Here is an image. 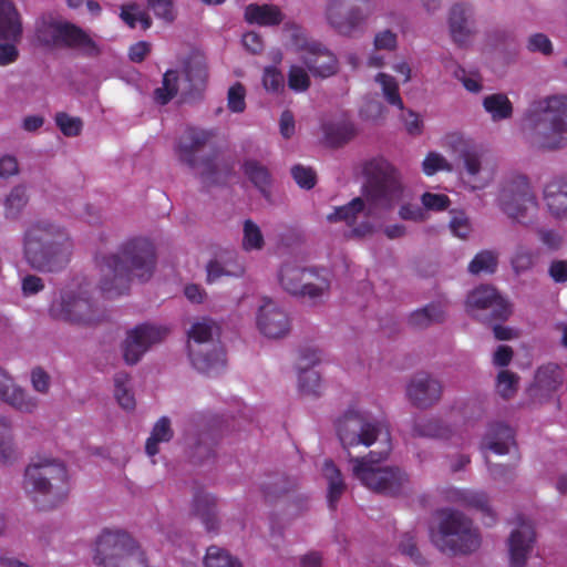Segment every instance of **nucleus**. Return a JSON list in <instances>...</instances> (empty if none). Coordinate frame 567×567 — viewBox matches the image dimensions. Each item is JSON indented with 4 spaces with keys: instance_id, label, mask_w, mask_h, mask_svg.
<instances>
[{
    "instance_id": "1",
    "label": "nucleus",
    "mask_w": 567,
    "mask_h": 567,
    "mask_svg": "<svg viewBox=\"0 0 567 567\" xmlns=\"http://www.w3.org/2000/svg\"><path fill=\"white\" fill-rule=\"evenodd\" d=\"M337 433L344 449L359 445L365 447L379 442L380 451H371L364 457H350L352 477L369 489L395 495L408 484L404 472L398 467H383L381 462L391 452V440L388 431L379 423L372 422L368 414L359 409H349L337 422Z\"/></svg>"
},
{
    "instance_id": "2",
    "label": "nucleus",
    "mask_w": 567,
    "mask_h": 567,
    "mask_svg": "<svg viewBox=\"0 0 567 567\" xmlns=\"http://www.w3.org/2000/svg\"><path fill=\"white\" fill-rule=\"evenodd\" d=\"M370 176L364 198L357 197L348 205L338 207L327 216L329 221L352 225L359 216L380 221L398 206L402 220L424 221L427 215L422 206L412 203V193L400 181L396 169L384 158H375L365 167Z\"/></svg>"
},
{
    "instance_id": "3",
    "label": "nucleus",
    "mask_w": 567,
    "mask_h": 567,
    "mask_svg": "<svg viewBox=\"0 0 567 567\" xmlns=\"http://www.w3.org/2000/svg\"><path fill=\"white\" fill-rule=\"evenodd\" d=\"M153 245L144 238L126 243L117 252L105 255L100 261V289L107 297L123 293L136 278L147 280L154 270Z\"/></svg>"
},
{
    "instance_id": "4",
    "label": "nucleus",
    "mask_w": 567,
    "mask_h": 567,
    "mask_svg": "<svg viewBox=\"0 0 567 567\" xmlns=\"http://www.w3.org/2000/svg\"><path fill=\"white\" fill-rule=\"evenodd\" d=\"M23 489L41 507L54 506L69 493L68 471L54 458L37 456L25 467Z\"/></svg>"
},
{
    "instance_id": "5",
    "label": "nucleus",
    "mask_w": 567,
    "mask_h": 567,
    "mask_svg": "<svg viewBox=\"0 0 567 567\" xmlns=\"http://www.w3.org/2000/svg\"><path fill=\"white\" fill-rule=\"evenodd\" d=\"M92 561L95 567H151L140 543L120 528H104L95 537Z\"/></svg>"
},
{
    "instance_id": "6",
    "label": "nucleus",
    "mask_w": 567,
    "mask_h": 567,
    "mask_svg": "<svg viewBox=\"0 0 567 567\" xmlns=\"http://www.w3.org/2000/svg\"><path fill=\"white\" fill-rule=\"evenodd\" d=\"M432 543L442 551L467 554L481 545L478 532L472 522L453 511L439 512L430 527Z\"/></svg>"
},
{
    "instance_id": "7",
    "label": "nucleus",
    "mask_w": 567,
    "mask_h": 567,
    "mask_svg": "<svg viewBox=\"0 0 567 567\" xmlns=\"http://www.w3.org/2000/svg\"><path fill=\"white\" fill-rule=\"evenodd\" d=\"M284 45L296 54L315 76L328 78L338 70L336 55L319 41L309 37L307 31L293 21H287L282 28Z\"/></svg>"
},
{
    "instance_id": "8",
    "label": "nucleus",
    "mask_w": 567,
    "mask_h": 567,
    "mask_svg": "<svg viewBox=\"0 0 567 567\" xmlns=\"http://www.w3.org/2000/svg\"><path fill=\"white\" fill-rule=\"evenodd\" d=\"M60 228L48 221H37L27 227L22 238L23 256L28 265L41 271H52L68 257V248L58 247L54 238Z\"/></svg>"
},
{
    "instance_id": "9",
    "label": "nucleus",
    "mask_w": 567,
    "mask_h": 567,
    "mask_svg": "<svg viewBox=\"0 0 567 567\" xmlns=\"http://www.w3.org/2000/svg\"><path fill=\"white\" fill-rule=\"evenodd\" d=\"M497 206L513 221L527 226L537 220L539 202L530 179L517 174L502 185Z\"/></svg>"
},
{
    "instance_id": "10",
    "label": "nucleus",
    "mask_w": 567,
    "mask_h": 567,
    "mask_svg": "<svg viewBox=\"0 0 567 567\" xmlns=\"http://www.w3.org/2000/svg\"><path fill=\"white\" fill-rule=\"evenodd\" d=\"M278 282L287 293L307 299L316 305L329 295L330 279L326 271L307 268L293 261L282 264L278 271Z\"/></svg>"
},
{
    "instance_id": "11",
    "label": "nucleus",
    "mask_w": 567,
    "mask_h": 567,
    "mask_svg": "<svg viewBox=\"0 0 567 567\" xmlns=\"http://www.w3.org/2000/svg\"><path fill=\"white\" fill-rule=\"evenodd\" d=\"M535 110L546 115L548 125L537 130L533 143L543 150L567 146V94L546 96L536 103Z\"/></svg>"
},
{
    "instance_id": "12",
    "label": "nucleus",
    "mask_w": 567,
    "mask_h": 567,
    "mask_svg": "<svg viewBox=\"0 0 567 567\" xmlns=\"http://www.w3.org/2000/svg\"><path fill=\"white\" fill-rule=\"evenodd\" d=\"M444 145L463 159L464 183L470 189H484L493 182L494 164L484 158L482 151L470 138L456 133L450 134Z\"/></svg>"
},
{
    "instance_id": "13",
    "label": "nucleus",
    "mask_w": 567,
    "mask_h": 567,
    "mask_svg": "<svg viewBox=\"0 0 567 567\" xmlns=\"http://www.w3.org/2000/svg\"><path fill=\"white\" fill-rule=\"evenodd\" d=\"M35 35L37 40L44 45L71 47L87 53L95 51L93 40L82 29L53 18L39 21Z\"/></svg>"
},
{
    "instance_id": "14",
    "label": "nucleus",
    "mask_w": 567,
    "mask_h": 567,
    "mask_svg": "<svg viewBox=\"0 0 567 567\" xmlns=\"http://www.w3.org/2000/svg\"><path fill=\"white\" fill-rule=\"evenodd\" d=\"M183 75L184 79L181 82L178 72L168 70L164 74L163 86L155 91L156 101L161 104H165L177 93L178 90L188 91L204 85L208 78L205 59L199 54L193 55L186 62Z\"/></svg>"
},
{
    "instance_id": "15",
    "label": "nucleus",
    "mask_w": 567,
    "mask_h": 567,
    "mask_svg": "<svg viewBox=\"0 0 567 567\" xmlns=\"http://www.w3.org/2000/svg\"><path fill=\"white\" fill-rule=\"evenodd\" d=\"M83 288H68L53 299L50 313L52 317L73 323H93L96 321V311Z\"/></svg>"
},
{
    "instance_id": "16",
    "label": "nucleus",
    "mask_w": 567,
    "mask_h": 567,
    "mask_svg": "<svg viewBox=\"0 0 567 567\" xmlns=\"http://www.w3.org/2000/svg\"><path fill=\"white\" fill-rule=\"evenodd\" d=\"M216 324L208 319L195 321L188 330V349L193 365L200 372L207 374L217 373L226 362L225 353L221 349H215L210 355L196 354L192 342L205 343L210 340L216 331Z\"/></svg>"
},
{
    "instance_id": "17",
    "label": "nucleus",
    "mask_w": 567,
    "mask_h": 567,
    "mask_svg": "<svg viewBox=\"0 0 567 567\" xmlns=\"http://www.w3.org/2000/svg\"><path fill=\"white\" fill-rule=\"evenodd\" d=\"M347 1L329 0L324 12L328 24L342 35H351L360 30L371 13L369 1L364 7H353L344 13L343 7Z\"/></svg>"
},
{
    "instance_id": "18",
    "label": "nucleus",
    "mask_w": 567,
    "mask_h": 567,
    "mask_svg": "<svg viewBox=\"0 0 567 567\" xmlns=\"http://www.w3.org/2000/svg\"><path fill=\"white\" fill-rule=\"evenodd\" d=\"M168 333L165 327L153 324H141L127 332L123 343V358L126 363L135 364L148 351V349L161 342Z\"/></svg>"
},
{
    "instance_id": "19",
    "label": "nucleus",
    "mask_w": 567,
    "mask_h": 567,
    "mask_svg": "<svg viewBox=\"0 0 567 567\" xmlns=\"http://www.w3.org/2000/svg\"><path fill=\"white\" fill-rule=\"evenodd\" d=\"M467 311L476 317L486 311L491 317L505 319L511 315V305L492 286H481L470 292L466 300Z\"/></svg>"
},
{
    "instance_id": "20",
    "label": "nucleus",
    "mask_w": 567,
    "mask_h": 567,
    "mask_svg": "<svg viewBox=\"0 0 567 567\" xmlns=\"http://www.w3.org/2000/svg\"><path fill=\"white\" fill-rule=\"evenodd\" d=\"M256 326L266 338L278 339L289 332L290 318L277 301L264 298L258 307Z\"/></svg>"
},
{
    "instance_id": "21",
    "label": "nucleus",
    "mask_w": 567,
    "mask_h": 567,
    "mask_svg": "<svg viewBox=\"0 0 567 567\" xmlns=\"http://www.w3.org/2000/svg\"><path fill=\"white\" fill-rule=\"evenodd\" d=\"M534 542L533 525L527 520H520L511 532L507 540L511 567H525L526 560L532 554Z\"/></svg>"
},
{
    "instance_id": "22",
    "label": "nucleus",
    "mask_w": 567,
    "mask_h": 567,
    "mask_svg": "<svg viewBox=\"0 0 567 567\" xmlns=\"http://www.w3.org/2000/svg\"><path fill=\"white\" fill-rule=\"evenodd\" d=\"M542 199L551 218L567 221V177L554 176L542 187Z\"/></svg>"
},
{
    "instance_id": "23",
    "label": "nucleus",
    "mask_w": 567,
    "mask_h": 567,
    "mask_svg": "<svg viewBox=\"0 0 567 567\" xmlns=\"http://www.w3.org/2000/svg\"><path fill=\"white\" fill-rule=\"evenodd\" d=\"M442 388L437 380L426 373L415 374L406 385L409 400L419 408H426L441 398Z\"/></svg>"
},
{
    "instance_id": "24",
    "label": "nucleus",
    "mask_w": 567,
    "mask_h": 567,
    "mask_svg": "<svg viewBox=\"0 0 567 567\" xmlns=\"http://www.w3.org/2000/svg\"><path fill=\"white\" fill-rule=\"evenodd\" d=\"M0 402H6L23 413H31L38 406L37 400L18 386L3 370H0Z\"/></svg>"
},
{
    "instance_id": "25",
    "label": "nucleus",
    "mask_w": 567,
    "mask_h": 567,
    "mask_svg": "<svg viewBox=\"0 0 567 567\" xmlns=\"http://www.w3.org/2000/svg\"><path fill=\"white\" fill-rule=\"evenodd\" d=\"M563 378L557 364L549 363L538 368L534 382L527 389L528 395L536 401L549 396L561 384Z\"/></svg>"
},
{
    "instance_id": "26",
    "label": "nucleus",
    "mask_w": 567,
    "mask_h": 567,
    "mask_svg": "<svg viewBox=\"0 0 567 567\" xmlns=\"http://www.w3.org/2000/svg\"><path fill=\"white\" fill-rule=\"evenodd\" d=\"M472 8L464 3H456L450 10L449 29L453 41L457 44L467 43L471 34Z\"/></svg>"
},
{
    "instance_id": "27",
    "label": "nucleus",
    "mask_w": 567,
    "mask_h": 567,
    "mask_svg": "<svg viewBox=\"0 0 567 567\" xmlns=\"http://www.w3.org/2000/svg\"><path fill=\"white\" fill-rule=\"evenodd\" d=\"M22 35L21 16L10 0H0V40L19 42Z\"/></svg>"
},
{
    "instance_id": "28",
    "label": "nucleus",
    "mask_w": 567,
    "mask_h": 567,
    "mask_svg": "<svg viewBox=\"0 0 567 567\" xmlns=\"http://www.w3.org/2000/svg\"><path fill=\"white\" fill-rule=\"evenodd\" d=\"M389 214L378 223L372 218L359 216L357 220L352 225H348L351 228V231L354 236L364 237L373 234L377 229L382 228L383 234L389 239H398L402 238L406 234V227L402 224L394 223L390 225L383 226V220L388 217Z\"/></svg>"
},
{
    "instance_id": "29",
    "label": "nucleus",
    "mask_w": 567,
    "mask_h": 567,
    "mask_svg": "<svg viewBox=\"0 0 567 567\" xmlns=\"http://www.w3.org/2000/svg\"><path fill=\"white\" fill-rule=\"evenodd\" d=\"M245 20L261 27L278 25L285 20L281 9L275 4H249L245 9Z\"/></svg>"
},
{
    "instance_id": "30",
    "label": "nucleus",
    "mask_w": 567,
    "mask_h": 567,
    "mask_svg": "<svg viewBox=\"0 0 567 567\" xmlns=\"http://www.w3.org/2000/svg\"><path fill=\"white\" fill-rule=\"evenodd\" d=\"M212 138V133L199 128H189L181 137L178 154L182 161L197 167L193 154Z\"/></svg>"
},
{
    "instance_id": "31",
    "label": "nucleus",
    "mask_w": 567,
    "mask_h": 567,
    "mask_svg": "<svg viewBox=\"0 0 567 567\" xmlns=\"http://www.w3.org/2000/svg\"><path fill=\"white\" fill-rule=\"evenodd\" d=\"M21 457V451L18 447L11 421L6 416H0V463L12 465Z\"/></svg>"
},
{
    "instance_id": "32",
    "label": "nucleus",
    "mask_w": 567,
    "mask_h": 567,
    "mask_svg": "<svg viewBox=\"0 0 567 567\" xmlns=\"http://www.w3.org/2000/svg\"><path fill=\"white\" fill-rule=\"evenodd\" d=\"M484 446L497 455L509 453L514 446L512 429L501 423L492 425L484 440Z\"/></svg>"
},
{
    "instance_id": "33",
    "label": "nucleus",
    "mask_w": 567,
    "mask_h": 567,
    "mask_svg": "<svg viewBox=\"0 0 567 567\" xmlns=\"http://www.w3.org/2000/svg\"><path fill=\"white\" fill-rule=\"evenodd\" d=\"M482 104L494 122L508 120L514 112L513 103L505 93L488 94L484 96Z\"/></svg>"
},
{
    "instance_id": "34",
    "label": "nucleus",
    "mask_w": 567,
    "mask_h": 567,
    "mask_svg": "<svg viewBox=\"0 0 567 567\" xmlns=\"http://www.w3.org/2000/svg\"><path fill=\"white\" fill-rule=\"evenodd\" d=\"M324 138L332 146L341 145L355 135V127L349 120L331 121L322 125Z\"/></svg>"
},
{
    "instance_id": "35",
    "label": "nucleus",
    "mask_w": 567,
    "mask_h": 567,
    "mask_svg": "<svg viewBox=\"0 0 567 567\" xmlns=\"http://www.w3.org/2000/svg\"><path fill=\"white\" fill-rule=\"evenodd\" d=\"M173 435L171 420L167 416L158 419L146 441L145 451L147 455L155 456L159 452V444L169 442Z\"/></svg>"
},
{
    "instance_id": "36",
    "label": "nucleus",
    "mask_w": 567,
    "mask_h": 567,
    "mask_svg": "<svg viewBox=\"0 0 567 567\" xmlns=\"http://www.w3.org/2000/svg\"><path fill=\"white\" fill-rule=\"evenodd\" d=\"M29 202L28 188L25 185H16L3 198L4 216L9 219L18 218Z\"/></svg>"
},
{
    "instance_id": "37",
    "label": "nucleus",
    "mask_w": 567,
    "mask_h": 567,
    "mask_svg": "<svg viewBox=\"0 0 567 567\" xmlns=\"http://www.w3.org/2000/svg\"><path fill=\"white\" fill-rule=\"evenodd\" d=\"M204 567H244L241 560L229 550L210 546L204 557Z\"/></svg>"
},
{
    "instance_id": "38",
    "label": "nucleus",
    "mask_w": 567,
    "mask_h": 567,
    "mask_svg": "<svg viewBox=\"0 0 567 567\" xmlns=\"http://www.w3.org/2000/svg\"><path fill=\"white\" fill-rule=\"evenodd\" d=\"M114 396L117 403L127 411L135 408V398L132 392L131 380L126 373H117L114 378Z\"/></svg>"
},
{
    "instance_id": "39",
    "label": "nucleus",
    "mask_w": 567,
    "mask_h": 567,
    "mask_svg": "<svg viewBox=\"0 0 567 567\" xmlns=\"http://www.w3.org/2000/svg\"><path fill=\"white\" fill-rule=\"evenodd\" d=\"M322 472L328 481V499L330 505L333 506L344 491L342 475L331 461L324 462Z\"/></svg>"
},
{
    "instance_id": "40",
    "label": "nucleus",
    "mask_w": 567,
    "mask_h": 567,
    "mask_svg": "<svg viewBox=\"0 0 567 567\" xmlns=\"http://www.w3.org/2000/svg\"><path fill=\"white\" fill-rule=\"evenodd\" d=\"M120 17L131 28L140 24L143 30H147L152 25L148 13L135 3L122 6Z\"/></svg>"
},
{
    "instance_id": "41",
    "label": "nucleus",
    "mask_w": 567,
    "mask_h": 567,
    "mask_svg": "<svg viewBox=\"0 0 567 567\" xmlns=\"http://www.w3.org/2000/svg\"><path fill=\"white\" fill-rule=\"evenodd\" d=\"M241 245L245 251L261 250L265 246V238L260 227L250 219L244 223Z\"/></svg>"
},
{
    "instance_id": "42",
    "label": "nucleus",
    "mask_w": 567,
    "mask_h": 567,
    "mask_svg": "<svg viewBox=\"0 0 567 567\" xmlns=\"http://www.w3.org/2000/svg\"><path fill=\"white\" fill-rule=\"evenodd\" d=\"M298 389L306 395H318L322 389L320 374L313 369L298 370Z\"/></svg>"
},
{
    "instance_id": "43",
    "label": "nucleus",
    "mask_w": 567,
    "mask_h": 567,
    "mask_svg": "<svg viewBox=\"0 0 567 567\" xmlns=\"http://www.w3.org/2000/svg\"><path fill=\"white\" fill-rule=\"evenodd\" d=\"M375 82L380 85L385 100L400 110L403 109V102L399 94V85L393 76L386 73H378Z\"/></svg>"
},
{
    "instance_id": "44",
    "label": "nucleus",
    "mask_w": 567,
    "mask_h": 567,
    "mask_svg": "<svg viewBox=\"0 0 567 567\" xmlns=\"http://www.w3.org/2000/svg\"><path fill=\"white\" fill-rule=\"evenodd\" d=\"M449 228L454 237L462 240L470 238L473 227L470 217L463 210H451Z\"/></svg>"
},
{
    "instance_id": "45",
    "label": "nucleus",
    "mask_w": 567,
    "mask_h": 567,
    "mask_svg": "<svg viewBox=\"0 0 567 567\" xmlns=\"http://www.w3.org/2000/svg\"><path fill=\"white\" fill-rule=\"evenodd\" d=\"M498 256L492 250L478 252L468 266L471 274H492L496 270Z\"/></svg>"
},
{
    "instance_id": "46",
    "label": "nucleus",
    "mask_w": 567,
    "mask_h": 567,
    "mask_svg": "<svg viewBox=\"0 0 567 567\" xmlns=\"http://www.w3.org/2000/svg\"><path fill=\"white\" fill-rule=\"evenodd\" d=\"M245 174L256 187L266 193L270 182V175L266 167L255 161H249L245 164Z\"/></svg>"
},
{
    "instance_id": "47",
    "label": "nucleus",
    "mask_w": 567,
    "mask_h": 567,
    "mask_svg": "<svg viewBox=\"0 0 567 567\" xmlns=\"http://www.w3.org/2000/svg\"><path fill=\"white\" fill-rule=\"evenodd\" d=\"M421 204L424 212H444L451 205V199L446 194L443 193H434V192H424L421 195Z\"/></svg>"
},
{
    "instance_id": "48",
    "label": "nucleus",
    "mask_w": 567,
    "mask_h": 567,
    "mask_svg": "<svg viewBox=\"0 0 567 567\" xmlns=\"http://www.w3.org/2000/svg\"><path fill=\"white\" fill-rule=\"evenodd\" d=\"M244 267L241 265L221 264L217 260L210 261L207 266V280L214 282L223 276H241Z\"/></svg>"
},
{
    "instance_id": "49",
    "label": "nucleus",
    "mask_w": 567,
    "mask_h": 567,
    "mask_svg": "<svg viewBox=\"0 0 567 567\" xmlns=\"http://www.w3.org/2000/svg\"><path fill=\"white\" fill-rule=\"evenodd\" d=\"M444 311L439 305H431L412 313L411 322L416 327H424L432 322L440 321Z\"/></svg>"
},
{
    "instance_id": "50",
    "label": "nucleus",
    "mask_w": 567,
    "mask_h": 567,
    "mask_svg": "<svg viewBox=\"0 0 567 567\" xmlns=\"http://www.w3.org/2000/svg\"><path fill=\"white\" fill-rule=\"evenodd\" d=\"M422 169L425 175L432 176L437 172H451L453 166L442 154L430 152L422 162Z\"/></svg>"
},
{
    "instance_id": "51",
    "label": "nucleus",
    "mask_w": 567,
    "mask_h": 567,
    "mask_svg": "<svg viewBox=\"0 0 567 567\" xmlns=\"http://www.w3.org/2000/svg\"><path fill=\"white\" fill-rule=\"evenodd\" d=\"M518 380L515 373L508 370L501 371L496 383L498 394L505 399L512 398L517 391Z\"/></svg>"
},
{
    "instance_id": "52",
    "label": "nucleus",
    "mask_w": 567,
    "mask_h": 567,
    "mask_svg": "<svg viewBox=\"0 0 567 567\" xmlns=\"http://www.w3.org/2000/svg\"><path fill=\"white\" fill-rule=\"evenodd\" d=\"M288 85L295 92H305L310 85L307 70L298 64H292L288 72Z\"/></svg>"
},
{
    "instance_id": "53",
    "label": "nucleus",
    "mask_w": 567,
    "mask_h": 567,
    "mask_svg": "<svg viewBox=\"0 0 567 567\" xmlns=\"http://www.w3.org/2000/svg\"><path fill=\"white\" fill-rule=\"evenodd\" d=\"M246 90L241 83H235L228 89L227 107L234 113H241L246 109Z\"/></svg>"
},
{
    "instance_id": "54",
    "label": "nucleus",
    "mask_w": 567,
    "mask_h": 567,
    "mask_svg": "<svg viewBox=\"0 0 567 567\" xmlns=\"http://www.w3.org/2000/svg\"><path fill=\"white\" fill-rule=\"evenodd\" d=\"M147 6L155 16L166 22H173L176 18V9L173 0H146Z\"/></svg>"
},
{
    "instance_id": "55",
    "label": "nucleus",
    "mask_w": 567,
    "mask_h": 567,
    "mask_svg": "<svg viewBox=\"0 0 567 567\" xmlns=\"http://www.w3.org/2000/svg\"><path fill=\"white\" fill-rule=\"evenodd\" d=\"M442 62H443L444 68L447 71L453 72L457 78H460L462 80L463 85L465 86V89L467 91L474 92V93L481 91L482 83L477 75H474V74L467 75V74H465L464 71H461L462 72V76H461L458 74L456 63L454 61H452L451 59H444Z\"/></svg>"
},
{
    "instance_id": "56",
    "label": "nucleus",
    "mask_w": 567,
    "mask_h": 567,
    "mask_svg": "<svg viewBox=\"0 0 567 567\" xmlns=\"http://www.w3.org/2000/svg\"><path fill=\"white\" fill-rule=\"evenodd\" d=\"M458 499L464 505L477 508L482 512L489 513L491 511L488 499L484 493L473 491L460 492Z\"/></svg>"
},
{
    "instance_id": "57",
    "label": "nucleus",
    "mask_w": 567,
    "mask_h": 567,
    "mask_svg": "<svg viewBox=\"0 0 567 567\" xmlns=\"http://www.w3.org/2000/svg\"><path fill=\"white\" fill-rule=\"evenodd\" d=\"M528 51L549 55L553 53V43L549 38L544 33H534L528 37L526 42Z\"/></svg>"
},
{
    "instance_id": "58",
    "label": "nucleus",
    "mask_w": 567,
    "mask_h": 567,
    "mask_svg": "<svg viewBox=\"0 0 567 567\" xmlns=\"http://www.w3.org/2000/svg\"><path fill=\"white\" fill-rule=\"evenodd\" d=\"M55 122L61 132L66 136H76L82 130L81 120L65 113H59L55 116Z\"/></svg>"
},
{
    "instance_id": "59",
    "label": "nucleus",
    "mask_w": 567,
    "mask_h": 567,
    "mask_svg": "<svg viewBox=\"0 0 567 567\" xmlns=\"http://www.w3.org/2000/svg\"><path fill=\"white\" fill-rule=\"evenodd\" d=\"M262 85L268 92H279L284 89V76L276 66L264 69Z\"/></svg>"
},
{
    "instance_id": "60",
    "label": "nucleus",
    "mask_w": 567,
    "mask_h": 567,
    "mask_svg": "<svg viewBox=\"0 0 567 567\" xmlns=\"http://www.w3.org/2000/svg\"><path fill=\"white\" fill-rule=\"evenodd\" d=\"M534 265V255L530 250L519 247L512 257V267L516 274L529 270Z\"/></svg>"
},
{
    "instance_id": "61",
    "label": "nucleus",
    "mask_w": 567,
    "mask_h": 567,
    "mask_svg": "<svg viewBox=\"0 0 567 567\" xmlns=\"http://www.w3.org/2000/svg\"><path fill=\"white\" fill-rule=\"evenodd\" d=\"M373 45L375 50L393 51L398 47V35L388 29L379 31L374 35Z\"/></svg>"
},
{
    "instance_id": "62",
    "label": "nucleus",
    "mask_w": 567,
    "mask_h": 567,
    "mask_svg": "<svg viewBox=\"0 0 567 567\" xmlns=\"http://www.w3.org/2000/svg\"><path fill=\"white\" fill-rule=\"evenodd\" d=\"M293 179L302 188H311L316 183V175L311 168L295 166L291 171Z\"/></svg>"
},
{
    "instance_id": "63",
    "label": "nucleus",
    "mask_w": 567,
    "mask_h": 567,
    "mask_svg": "<svg viewBox=\"0 0 567 567\" xmlns=\"http://www.w3.org/2000/svg\"><path fill=\"white\" fill-rule=\"evenodd\" d=\"M323 361V353L319 349H306L299 359L298 370L313 369Z\"/></svg>"
},
{
    "instance_id": "64",
    "label": "nucleus",
    "mask_w": 567,
    "mask_h": 567,
    "mask_svg": "<svg viewBox=\"0 0 567 567\" xmlns=\"http://www.w3.org/2000/svg\"><path fill=\"white\" fill-rule=\"evenodd\" d=\"M19 174V163L13 155L0 156V177L10 178Z\"/></svg>"
}]
</instances>
